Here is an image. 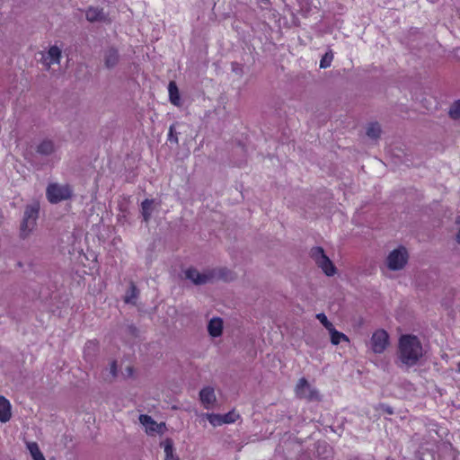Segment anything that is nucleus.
<instances>
[{"instance_id":"nucleus-10","label":"nucleus","mask_w":460,"mask_h":460,"mask_svg":"<svg viewBox=\"0 0 460 460\" xmlns=\"http://www.w3.org/2000/svg\"><path fill=\"white\" fill-rule=\"evenodd\" d=\"M61 58V49L58 46H52L48 52L42 56V63L49 68L52 65L58 64Z\"/></svg>"},{"instance_id":"nucleus-8","label":"nucleus","mask_w":460,"mask_h":460,"mask_svg":"<svg viewBox=\"0 0 460 460\" xmlns=\"http://www.w3.org/2000/svg\"><path fill=\"white\" fill-rule=\"evenodd\" d=\"M185 277L196 285H202L210 282L215 279V271L206 270L204 272H199L196 269H188L185 271Z\"/></svg>"},{"instance_id":"nucleus-28","label":"nucleus","mask_w":460,"mask_h":460,"mask_svg":"<svg viewBox=\"0 0 460 460\" xmlns=\"http://www.w3.org/2000/svg\"><path fill=\"white\" fill-rule=\"evenodd\" d=\"M332 60V54L326 53L320 61L321 68H327L331 66Z\"/></svg>"},{"instance_id":"nucleus-31","label":"nucleus","mask_w":460,"mask_h":460,"mask_svg":"<svg viewBox=\"0 0 460 460\" xmlns=\"http://www.w3.org/2000/svg\"><path fill=\"white\" fill-rule=\"evenodd\" d=\"M172 131H173V128L172 126L170 127V129H169V140L172 141L173 139V134H172Z\"/></svg>"},{"instance_id":"nucleus-23","label":"nucleus","mask_w":460,"mask_h":460,"mask_svg":"<svg viewBox=\"0 0 460 460\" xmlns=\"http://www.w3.org/2000/svg\"><path fill=\"white\" fill-rule=\"evenodd\" d=\"M138 291L135 285L131 284L129 289L125 296V303L135 304L137 297Z\"/></svg>"},{"instance_id":"nucleus-4","label":"nucleus","mask_w":460,"mask_h":460,"mask_svg":"<svg viewBox=\"0 0 460 460\" xmlns=\"http://www.w3.org/2000/svg\"><path fill=\"white\" fill-rule=\"evenodd\" d=\"M310 257L325 275L333 276L336 273L335 266L322 247H313L310 250Z\"/></svg>"},{"instance_id":"nucleus-27","label":"nucleus","mask_w":460,"mask_h":460,"mask_svg":"<svg viewBox=\"0 0 460 460\" xmlns=\"http://www.w3.org/2000/svg\"><path fill=\"white\" fill-rule=\"evenodd\" d=\"M223 416V422L226 423H234L239 417L238 413L235 411H229L228 413H226Z\"/></svg>"},{"instance_id":"nucleus-22","label":"nucleus","mask_w":460,"mask_h":460,"mask_svg":"<svg viewBox=\"0 0 460 460\" xmlns=\"http://www.w3.org/2000/svg\"><path fill=\"white\" fill-rule=\"evenodd\" d=\"M381 134V127L378 123H370L367 128V135L372 139H377Z\"/></svg>"},{"instance_id":"nucleus-21","label":"nucleus","mask_w":460,"mask_h":460,"mask_svg":"<svg viewBox=\"0 0 460 460\" xmlns=\"http://www.w3.org/2000/svg\"><path fill=\"white\" fill-rule=\"evenodd\" d=\"M164 451V460H178V457L173 455V443L172 439H165L162 443Z\"/></svg>"},{"instance_id":"nucleus-34","label":"nucleus","mask_w":460,"mask_h":460,"mask_svg":"<svg viewBox=\"0 0 460 460\" xmlns=\"http://www.w3.org/2000/svg\"><path fill=\"white\" fill-rule=\"evenodd\" d=\"M457 370L460 372V362L457 364Z\"/></svg>"},{"instance_id":"nucleus-33","label":"nucleus","mask_w":460,"mask_h":460,"mask_svg":"<svg viewBox=\"0 0 460 460\" xmlns=\"http://www.w3.org/2000/svg\"><path fill=\"white\" fill-rule=\"evenodd\" d=\"M456 221L457 224H459L460 223V217H457Z\"/></svg>"},{"instance_id":"nucleus-11","label":"nucleus","mask_w":460,"mask_h":460,"mask_svg":"<svg viewBox=\"0 0 460 460\" xmlns=\"http://www.w3.org/2000/svg\"><path fill=\"white\" fill-rule=\"evenodd\" d=\"M199 398L206 409H210L216 402L215 390L211 386H206L199 392Z\"/></svg>"},{"instance_id":"nucleus-19","label":"nucleus","mask_w":460,"mask_h":460,"mask_svg":"<svg viewBox=\"0 0 460 460\" xmlns=\"http://www.w3.org/2000/svg\"><path fill=\"white\" fill-rule=\"evenodd\" d=\"M331 336V342L333 345H338L341 341L349 342V339L344 333L338 332L334 327L328 331Z\"/></svg>"},{"instance_id":"nucleus-35","label":"nucleus","mask_w":460,"mask_h":460,"mask_svg":"<svg viewBox=\"0 0 460 460\" xmlns=\"http://www.w3.org/2000/svg\"><path fill=\"white\" fill-rule=\"evenodd\" d=\"M387 412H388V413H390V414H392V413H393V411H392V410H390V409H387Z\"/></svg>"},{"instance_id":"nucleus-24","label":"nucleus","mask_w":460,"mask_h":460,"mask_svg":"<svg viewBox=\"0 0 460 460\" xmlns=\"http://www.w3.org/2000/svg\"><path fill=\"white\" fill-rule=\"evenodd\" d=\"M205 416L207 420L209 421V423L214 427L221 426L222 424H224L223 416L221 414L207 413Z\"/></svg>"},{"instance_id":"nucleus-25","label":"nucleus","mask_w":460,"mask_h":460,"mask_svg":"<svg viewBox=\"0 0 460 460\" xmlns=\"http://www.w3.org/2000/svg\"><path fill=\"white\" fill-rule=\"evenodd\" d=\"M449 115L453 119L460 118V100L455 102L449 110Z\"/></svg>"},{"instance_id":"nucleus-3","label":"nucleus","mask_w":460,"mask_h":460,"mask_svg":"<svg viewBox=\"0 0 460 460\" xmlns=\"http://www.w3.org/2000/svg\"><path fill=\"white\" fill-rule=\"evenodd\" d=\"M73 190L68 184L50 183L46 190L47 199L52 204L70 199Z\"/></svg>"},{"instance_id":"nucleus-7","label":"nucleus","mask_w":460,"mask_h":460,"mask_svg":"<svg viewBox=\"0 0 460 460\" xmlns=\"http://www.w3.org/2000/svg\"><path fill=\"white\" fill-rule=\"evenodd\" d=\"M389 345V336L385 330H376L371 336L368 346L376 354L383 353Z\"/></svg>"},{"instance_id":"nucleus-29","label":"nucleus","mask_w":460,"mask_h":460,"mask_svg":"<svg viewBox=\"0 0 460 460\" xmlns=\"http://www.w3.org/2000/svg\"><path fill=\"white\" fill-rule=\"evenodd\" d=\"M95 347H96L95 342H93V341H87L85 344V347H84V354L86 355L88 353V351H90L92 349L94 350Z\"/></svg>"},{"instance_id":"nucleus-32","label":"nucleus","mask_w":460,"mask_h":460,"mask_svg":"<svg viewBox=\"0 0 460 460\" xmlns=\"http://www.w3.org/2000/svg\"><path fill=\"white\" fill-rule=\"evenodd\" d=\"M457 241L460 243V229H459V232H458V234H457Z\"/></svg>"},{"instance_id":"nucleus-36","label":"nucleus","mask_w":460,"mask_h":460,"mask_svg":"<svg viewBox=\"0 0 460 460\" xmlns=\"http://www.w3.org/2000/svg\"><path fill=\"white\" fill-rule=\"evenodd\" d=\"M429 2H431V3H435V2H437L438 0H429Z\"/></svg>"},{"instance_id":"nucleus-6","label":"nucleus","mask_w":460,"mask_h":460,"mask_svg":"<svg viewBox=\"0 0 460 460\" xmlns=\"http://www.w3.org/2000/svg\"><path fill=\"white\" fill-rule=\"evenodd\" d=\"M296 395L300 399H306L308 401H319L320 394L318 391L311 386L305 377L298 380L295 387Z\"/></svg>"},{"instance_id":"nucleus-2","label":"nucleus","mask_w":460,"mask_h":460,"mask_svg":"<svg viewBox=\"0 0 460 460\" xmlns=\"http://www.w3.org/2000/svg\"><path fill=\"white\" fill-rule=\"evenodd\" d=\"M40 205L32 203L26 206L22 222L21 224V235L27 237L35 228L39 216Z\"/></svg>"},{"instance_id":"nucleus-12","label":"nucleus","mask_w":460,"mask_h":460,"mask_svg":"<svg viewBox=\"0 0 460 460\" xmlns=\"http://www.w3.org/2000/svg\"><path fill=\"white\" fill-rule=\"evenodd\" d=\"M119 60V51L113 48L110 47L106 49L103 52V61L104 65L107 68L111 69L117 66Z\"/></svg>"},{"instance_id":"nucleus-9","label":"nucleus","mask_w":460,"mask_h":460,"mask_svg":"<svg viewBox=\"0 0 460 460\" xmlns=\"http://www.w3.org/2000/svg\"><path fill=\"white\" fill-rule=\"evenodd\" d=\"M139 421L145 427L146 433L149 435L163 433L165 429L164 423H157L150 416L146 414H141L139 416Z\"/></svg>"},{"instance_id":"nucleus-17","label":"nucleus","mask_w":460,"mask_h":460,"mask_svg":"<svg viewBox=\"0 0 460 460\" xmlns=\"http://www.w3.org/2000/svg\"><path fill=\"white\" fill-rule=\"evenodd\" d=\"M26 447L30 452L32 460H46L36 442H27Z\"/></svg>"},{"instance_id":"nucleus-15","label":"nucleus","mask_w":460,"mask_h":460,"mask_svg":"<svg viewBox=\"0 0 460 460\" xmlns=\"http://www.w3.org/2000/svg\"><path fill=\"white\" fill-rule=\"evenodd\" d=\"M153 204H154V200L148 199H145L141 203V213H142L143 219L146 223H147L152 217V213L154 210Z\"/></svg>"},{"instance_id":"nucleus-13","label":"nucleus","mask_w":460,"mask_h":460,"mask_svg":"<svg viewBox=\"0 0 460 460\" xmlns=\"http://www.w3.org/2000/svg\"><path fill=\"white\" fill-rule=\"evenodd\" d=\"M12 406L10 402L4 397L0 395V421L3 423L7 422L12 417Z\"/></svg>"},{"instance_id":"nucleus-16","label":"nucleus","mask_w":460,"mask_h":460,"mask_svg":"<svg viewBox=\"0 0 460 460\" xmlns=\"http://www.w3.org/2000/svg\"><path fill=\"white\" fill-rule=\"evenodd\" d=\"M55 145L53 141L49 139H45L41 141L37 146V152L43 155H49L54 153Z\"/></svg>"},{"instance_id":"nucleus-18","label":"nucleus","mask_w":460,"mask_h":460,"mask_svg":"<svg viewBox=\"0 0 460 460\" xmlns=\"http://www.w3.org/2000/svg\"><path fill=\"white\" fill-rule=\"evenodd\" d=\"M168 92H169L170 102L173 105L179 107L181 105L180 93H179L178 87L174 82L169 83Z\"/></svg>"},{"instance_id":"nucleus-26","label":"nucleus","mask_w":460,"mask_h":460,"mask_svg":"<svg viewBox=\"0 0 460 460\" xmlns=\"http://www.w3.org/2000/svg\"><path fill=\"white\" fill-rule=\"evenodd\" d=\"M316 318L326 328L327 331H330L332 328L334 327L333 324L328 320L327 316L323 313L317 314Z\"/></svg>"},{"instance_id":"nucleus-1","label":"nucleus","mask_w":460,"mask_h":460,"mask_svg":"<svg viewBox=\"0 0 460 460\" xmlns=\"http://www.w3.org/2000/svg\"><path fill=\"white\" fill-rule=\"evenodd\" d=\"M424 354L423 347L417 336L402 335L398 345V361L402 367H411L420 361Z\"/></svg>"},{"instance_id":"nucleus-14","label":"nucleus","mask_w":460,"mask_h":460,"mask_svg":"<svg viewBox=\"0 0 460 460\" xmlns=\"http://www.w3.org/2000/svg\"><path fill=\"white\" fill-rule=\"evenodd\" d=\"M208 331L212 337L220 336L223 331V321L218 317L212 318L208 323Z\"/></svg>"},{"instance_id":"nucleus-20","label":"nucleus","mask_w":460,"mask_h":460,"mask_svg":"<svg viewBox=\"0 0 460 460\" xmlns=\"http://www.w3.org/2000/svg\"><path fill=\"white\" fill-rule=\"evenodd\" d=\"M86 19L89 22H96L101 21L104 18V14L102 10L97 8V7H90L86 11Z\"/></svg>"},{"instance_id":"nucleus-5","label":"nucleus","mask_w":460,"mask_h":460,"mask_svg":"<svg viewBox=\"0 0 460 460\" xmlns=\"http://www.w3.org/2000/svg\"><path fill=\"white\" fill-rule=\"evenodd\" d=\"M409 259L405 247L399 246L389 252L386 257V267L393 271L401 270L404 268Z\"/></svg>"},{"instance_id":"nucleus-30","label":"nucleus","mask_w":460,"mask_h":460,"mask_svg":"<svg viewBox=\"0 0 460 460\" xmlns=\"http://www.w3.org/2000/svg\"><path fill=\"white\" fill-rule=\"evenodd\" d=\"M111 372L112 373L113 376L116 375V363L115 362H112V364H111Z\"/></svg>"}]
</instances>
